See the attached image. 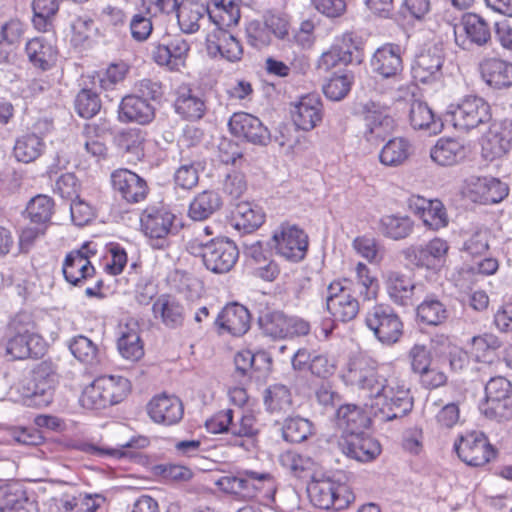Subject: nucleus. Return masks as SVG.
I'll return each mask as SVG.
<instances>
[{
    "label": "nucleus",
    "mask_w": 512,
    "mask_h": 512,
    "mask_svg": "<svg viewBox=\"0 0 512 512\" xmlns=\"http://www.w3.org/2000/svg\"><path fill=\"white\" fill-rule=\"evenodd\" d=\"M344 379L371 400L372 414L382 422L403 418L413 409L410 390L398 378L386 376L377 361L366 354L349 359Z\"/></svg>",
    "instance_id": "f257e3e1"
},
{
    "label": "nucleus",
    "mask_w": 512,
    "mask_h": 512,
    "mask_svg": "<svg viewBox=\"0 0 512 512\" xmlns=\"http://www.w3.org/2000/svg\"><path fill=\"white\" fill-rule=\"evenodd\" d=\"M205 426L210 433L230 435L229 443L245 451H250L260 432V425L251 411H241L235 419L232 409L221 410L208 419Z\"/></svg>",
    "instance_id": "f03ea898"
},
{
    "label": "nucleus",
    "mask_w": 512,
    "mask_h": 512,
    "mask_svg": "<svg viewBox=\"0 0 512 512\" xmlns=\"http://www.w3.org/2000/svg\"><path fill=\"white\" fill-rule=\"evenodd\" d=\"M186 250L202 258L204 266L215 274L229 272L239 258L236 244L228 238L204 239L201 235L186 241Z\"/></svg>",
    "instance_id": "7ed1b4c3"
},
{
    "label": "nucleus",
    "mask_w": 512,
    "mask_h": 512,
    "mask_svg": "<svg viewBox=\"0 0 512 512\" xmlns=\"http://www.w3.org/2000/svg\"><path fill=\"white\" fill-rule=\"evenodd\" d=\"M130 391V382L122 376H103L87 386L80 398L83 407L103 409L121 402Z\"/></svg>",
    "instance_id": "20e7f679"
},
{
    "label": "nucleus",
    "mask_w": 512,
    "mask_h": 512,
    "mask_svg": "<svg viewBox=\"0 0 512 512\" xmlns=\"http://www.w3.org/2000/svg\"><path fill=\"white\" fill-rule=\"evenodd\" d=\"M445 120L462 132H468L491 120V109L483 98L469 95L456 104H450Z\"/></svg>",
    "instance_id": "39448f33"
},
{
    "label": "nucleus",
    "mask_w": 512,
    "mask_h": 512,
    "mask_svg": "<svg viewBox=\"0 0 512 512\" xmlns=\"http://www.w3.org/2000/svg\"><path fill=\"white\" fill-rule=\"evenodd\" d=\"M365 325L383 345L392 346L400 341L404 323L397 312L387 304H376L365 315Z\"/></svg>",
    "instance_id": "423d86ee"
},
{
    "label": "nucleus",
    "mask_w": 512,
    "mask_h": 512,
    "mask_svg": "<svg viewBox=\"0 0 512 512\" xmlns=\"http://www.w3.org/2000/svg\"><path fill=\"white\" fill-rule=\"evenodd\" d=\"M512 384L505 377L491 378L485 386V402L480 406L486 418L498 422L512 418Z\"/></svg>",
    "instance_id": "0eeeda50"
},
{
    "label": "nucleus",
    "mask_w": 512,
    "mask_h": 512,
    "mask_svg": "<svg viewBox=\"0 0 512 512\" xmlns=\"http://www.w3.org/2000/svg\"><path fill=\"white\" fill-rule=\"evenodd\" d=\"M455 42L463 50L492 45V30L489 22L477 13H466L454 31Z\"/></svg>",
    "instance_id": "6e6552de"
},
{
    "label": "nucleus",
    "mask_w": 512,
    "mask_h": 512,
    "mask_svg": "<svg viewBox=\"0 0 512 512\" xmlns=\"http://www.w3.org/2000/svg\"><path fill=\"white\" fill-rule=\"evenodd\" d=\"M308 494L313 505L324 510H342L353 498L347 486L330 478L312 482L308 487Z\"/></svg>",
    "instance_id": "1a4fd4ad"
},
{
    "label": "nucleus",
    "mask_w": 512,
    "mask_h": 512,
    "mask_svg": "<svg viewBox=\"0 0 512 512\" xmlns=\"http://www.w3.org/2000/svg\"><path fill=\"white\" fill-rule=\"evenodd\" d=\"M56 384V373L50 362L39 363L32 372V379L26 387L25 397L28 405L41 408L52 400Z\"/></svg>",
    "instance_id": "9d476101"
},
{
    "label": "nucleus",
    "mask_w": 512,
    "mask_h": 512,
    "mask_svg": "<svg viewBox=\"0 0 512 512\" xmlns=\"http://www.w3.org/2000/svg\"><path fill=\"white\" fill-rule=\"evenodd\" d=\"M275 249L279 255L292 262H299L306 256L308 236L303 229L288 222L282 223L273 233Z\"/></svg>",
    "instance_id": "9b49d317"
},
{
    "label": "nucleus",
    "mask_w": 512,
    "mask_h": 512,
    "mask_svg": "<svg viewBox=\"0 0 512 512\" xmlns=\"http://www.w3.org/2000/svg\"><path fill=\"white\" fill-rule=\"evenodd\" d=\"M454 448L458 457L469 466L479 467L495 457L496 451L482 432L472 431L459 438Z\"/></svg>",
    "instance_id": "f8f14e48"
},
{
    "label": "nucleus",
    "mask_w": 512,
    "mask_h": 512,
    "mask_svg": "<svg viewBox=\"0 0 512 512\" xmlns=\"http://www.w3.org/2000/svg\"><path fill=\"white\" fill-rule=\"evenodd\" d=\"M512 147V120L494 121L482 140V157L494 161L504 157Z\"/></svg>",
    "instance_id": "ddd939ff"
},
{
    "label": "nucleus",
    "mask_w": 512,
    "mask_h": 512,
    "mask_svg": "<svg viewBox=\"0 0 512 512\" xmlns=\"http://www.w3.org/2000/svg\"><path fill=\"white\" fill-rule=\"evenodd\" d=\"M364 121L363 137L370 143L384 140L394 126V120L387 113V108L375 101H368L362 106Z\"/></svg>",
    "instance_id": "4468645a"
},
{
    "label": "nucleus",
    "mask_w": 512,
    "mask_h": 512,
    "mask_svg": "<svg viewBox=\"0 0 512 512\" xmlns=\"http://www.w3.org/2000/svg\"><path fill=\"white\" fill-rule=\"evenodd\" d=\"M174 220V214L158 206L147 207L140 217L142 231L151 240L157 241L153 246L159 249L167 245L166 237L171 231Z\"/></svg>",
    "instance_id": "2eb2a0df"
},
{
    "label": "nucleus",
    "mask_w": 512,
    "mask_h": 512,
    "mask_svg": "<svg viewBox=\"0 0 512 512\" xmlns=\"http://www.w3.org/2000/svg\"><path fill=\"white\" fill-rule=\"evenodd\" d=\"M384 284L389 299L399 306H413L420 298L422 284H417L413 278L400 271H388L384 276Z\"/></svg>",
    "instance_id": "dca6fc26"
},
{
    "label": "nucleus",
    "mask_w": 512,
    "mask_h": 512,
    "mask_svg": "<svg viewBox=\"0 0 512 512\" xmlns=\"http://www.w3.org/2000/svg\"><path fill=\"white\" fill-rule=\"evenodd\" d=\"M444 53L440 45H432L416 55L412 65L413 78L423 84L441 79Z\"/></svg>",
    "instance_id": "f3484780"
},
{
    "label": "nucleus",
    "mask_w": 512,
    "mask_h": 512,
    "mask_svg": "<svg viewBox=\"0 0 512 512\" xmlns=\"http://www.w3.org/2000/svg\"><path fill=\"white\" fill-rule=\"evenodd\" d=\"M449 250L448 243L441 238H434L426 245L410 246L402 251L405 260L418 267L434 269L445 262Z\"/></svg>",
    "instance_id": "a211bd4d"
},
{
    "label": "nucleus",
    "mask_w": 512,
    "mask_h": 512,
    "mask_svg": "<svg viewBox=\"0 0 512 512\" xmlns=\"http://www.w3.org/2000/svg\"><path fill=\"white\" fill-rule=\"evenodd\" d=\"M338 447L348 458L359 462L373 461L381 453L380 443L364 432L342 435Z\"/></svg>",
    "instance_id": "6ab92c4d"
},
{
    "label": "nucleus",
    "mask_w": 512,
    "mask_h": 512,
    "mask_svg": "<svg viewBox=\"0 0 512 512\" xmlns=\"http://www.w3.org/2000/svg\"><path fill=\"white\" fill-rule=\"evenodd\" d=\"M230 132L255 145L265 146L270 142V132L259 118L246 113H234L228 122Z\"/></svg>",
    "instance_id": "aec40b11"
},
{
    "label": "nucleus",
    "mask_w": 512,
    "mask_h": 512,
    "mask_svg": "<svg viewBox=\"0 0 512 512\" xmlns=\"http://www.w3.org/2000/svg\"><path fill=\"white\" fill-rule=\"evenodd\" d=\"M111 183L114 192L131 204L145 200L149 192L147 182L128 169L115 170L111 174Z\"/></svg>",
    "instance_id": "412c9836"
},
{
    "label": "nucleus",
    "mask_w": 512,
    "mask_h": 512,
    "mask_svg": "<svg viewBox=\"0 0 512 512\" xmlns=\"http://www.w3.org/2000/svg\"><path fill=\"white\" fill-rule=\"evenodd\" d=\"M147 413L157 424L171 426L179 423L184 415L182 401L165 393L154 396L147 404Z\"/></svg>",
    "instance_id": "4be33fe9"
},
{
    "label": "nucleus",
    "mask_w": 512,
    "mask_h": 512,
    "mask_svg": "<svg viewBox=\"0 0 512 512\" xmlns=\"http://www.w3.org/2000/svg\"><path fill=\"white\" fill-rule=\"evenodd\" d=\"M214 324L220 334L226 332L239 337L250 329L251 314L244 305L232 302L223 307Z\"/></svg>",
    "instance_id": "5701e85b"
},
{
    "label": "nucleus",
    "mask_w": 512,
    "mask_h": 512,
    "mask_svg": "<svg viewBox=\"0 0 512 512\" xmlns=\"http://www.w3.org/2000/svg\"><path fill=\"white\" fill-rule=\"evenodd\" d=\"M508 186L493 177H471L467 182V195L473 202L495 204L508 195Z\"/></svg>",
    "instance_id": "b1692460"
},
{
    "label": "nucleus",
    "mask_w": 512,
    "mask_h": 512,
    "mask_svg": "<svg viewBox=\"0 0 512 512\" xmlns=\"http://www.w3.org/2000/svg\"><path fill=\"white\" fill-rule=\"evenodd\" d=\"M403 50L400 45L387 43L378 48L372 59L371 68L383 78L396 79L403 71Z\"/></svg>",
    "instance_id": "393cba45"
},
{
    "label": "nucleus",
    "mask_w": 512,
    "mask_h": 512,
    "mask_svg": "<svg viewBox=\"0 0 512 512\" xmlns=\"http://www.w3.org/2000/svg\"><path fill=\"white\" fill-rule=\"evenodd\" d=\"M87 247L69 252L63 262L62 272L65 280L73 286H83L88 279L95 276L96 270L88 260Z\"/></svg>",
    "instance_id": "a878e982"
},
{
    "label": "nucleus",
    "mask_w": 512,
    "mask_h": 512,
    "mask_svg": "<svg viewBox=\"0 0 512 512\" xmlns=\"http://www.w3.org/2000/svg\"><path fill=\"white\" fill-rule=\"evenodd\" d=\"M206 50L210 57H220L229 62H237L243 56L240 42L227 30H216L206 37Z\"/></svg>",
    "instance_id": "bb28decb"
},
{
    "label": "nucleus",
    "mask_w": 512,
    "mask_h": 512,
    "mask_svg": "<svg viewBox=\"0 0 512 512\" xmlns=\"http://www.w3.org/2000/svg\"><path fill=\"white\" fill-rule=\"evenodd\" d=\"M155 107L151 102L140 99L135 94L122 98L118 107V119L122 123L148 125L155 118Z\"/></svg>",
    "instance_id": "cd10ccee"
},
{
    "label": "nucleus",
    "mask_w": 512,
    "mask_h": 512,
    "mask_svg": "<svg viewBox=\"0 0 512 512\" xmlns=\"http://www.w3.org/2000/svg\"><path fill=\"white\" fill-rule=\"evenodd\" d=\"M294 124L301 130L310 131L322 121V103L318 95L301 97L291 111Z\"/></svg>",
    "instance_id": "c85d7f7f"
},
{
    "label": "nucleus",
    "mask_w": 512,
    "mask_h": 512,
    "mask_svg": "<svg viewBox=\"0 0 512 512\" xmlns=\"http://www.w3.org/2000/svg\"><path fill=\"white\" fill-rule=\"evenodd\" d=\"M482 79L494 89L512 86V63L499 58H485L479 65Z\"/></svg>",
    "instance_id": "c756f323"
},
{
    "label": "nucleus",
    "mask_w": 512,
    "mask_h": 512,
    "mask_svg": "<svg viewBox=\"0 0 512 512\" xmlns=\"http://www.w3.org/2000/svg\"><path fill=\"white\" fill-rule=\"evenodd\" d=\"M152 312L155 319L170 329H176L184 324L185 309L175 296L170 294L160 295L153 303Z\"/></svg>",
    "instance_id": "7c9ffc66"
},
{
    "label": "nucleus",
    "mask_w": 512,
    "mask_h": 512,
    "mask_svg": "<svg viewBox=\"0 0 512 512\" xmlns=\"http://www.w3.org/2000/svg\"><path fill=\"white\" fill-rule=\"evenodd\" d=\"M40 336L14 334L4 344L5 355L10 360H22L29 357L37 358L43 352Z\"/></svg>",
    "instance_id": "2f4dec72"
},
{
    "label": "nucleus",
    "mask_w": 512,
    "mask_h": 512,
    "mask_svg": "<svg viewBox=\"0 0 512 512\" xmlns=\"http://www.w3.org/2000/svg\"><path fill=\"white\" fill-rule=\"evenodd\" d=\"M354 49L356 47L353 44L351 35H343L334 42L328 51L321 55L318 67L327 71L339 64L347 65L352 62Z\"/></svg>",
    "instance_id": "473e14b6"
},
{
    "label": "nucleus",
    "mask_w": 512,
    "mask_h": 512,
    "mask_svg": "<svg viewBox=\"0 0 512 512\" xmlns=\"http://www.w3.org/2000/svg\"><path fill=\"white\" fill-rule=\"evenodd\" d=\"M265 215L261 208L249 202L236 204L232 211V226L243 233H252L264 223Z\"/></svg>",
    "instance_id": "72a5a7b5"
},
{
    "label": "nucleus",
    "mask_w": 512,
    "mask_h": 512,
    "mask_svg": "<svg viewBox=\"0 0 512 512\" xmlns=\"http://www.w3.org/2000/svg\"><path fill=\"white\" fill-rule=\"evenodd\" d=\"M175 110L187 120H199L206 112V104L197 92L188 87H180L175 100Z\"/></svg>",
    "instance_id": "f704fd0d"
},
{
    "label": "nucleus",
    "mask_w": 512,
    "mask_h": 512,
    "mask_svg": "<svg viewBox=\"0 0 512 512\" xmlns=\"http://www.w3.org/2000/svg\"><path fill=\"white\" fill-rule=\"evenodd\" d=\"M117 349L120 355L130 361H138L144 355V346L137 323H129L121 328Z\"/></svg>",
    "instance_id": "c9c22d12"
},
{
    "label": "nucleus",
    "mask_w": 512,
    "mask_h": 512,
    "mask_svg": "<svg viewBox=\"0 0 512 512\" xmlns=\"http://www.w3.org/2000/svg\"><path fill=\"white\" fill-rule=\"evenodd\" d=\"M208 17L217 26V30H226L238 24L240 8L232 0H210Z\"/></svg>",
    "instance_id": "e433bc0d"
},
{
    "label": "nucleus",
    "mask_w": 512,
    "mask_h": 512,
    "mask_svg": "<svg viewBox=\"0 0 512 512\" xmlns=\"http://www.w3.org/2000/svg\"><path fill=\"white\" fill-rule=\"evenodd\" d=\"M29 62L43 71L49 70L56 60L55 47L42 37L29 40L25 46Z\"/></svg>",
    "instance_id": "4c0bfd02"
},
{
    "label": "nucleus",
    "mask_w": 512,
    "mask_h": 512,
    "mask_svg": "<svg viewBox=\"0 0 512 512\" xmlns=\"http://www.w3.org/2000/svg\"><path fill=\"white\" fill-rule=\"evenodd\" d=\"M414 221L407 215L390 214L380 218L378 230L386 238L399 241L411 235Z\"/></svg>",
    "instance_id": "58836bf2"
},
{
    "label": "nucleus",
    "mask_w": 512,
    "mask_h": 512,
    "mask_svg": "<svg viewBox=\"0 0 512 512\" xmlns=\"http://www.w3.org/2000/svg\"><path fill=\"white\" fill-rule=\"evenodd\" d=\"M222 207L219 193L205 190L197 194L189 205L188 216L194 221H204Z\"/></svg>",
    "instance_id": "ea45409f"
},
{
    "label": "nucleus",
    "mask_w": 512,
    "mask_h": 512,
    "mask_svg": "<svg viewBox=\"0 0 512 512\" xmlns=\"http://www.w3.org/2000/svg\"><path fill=\"white\" fill-rule=\"evenodd\" d=\"M409 120L415 130H426L430 134L441 132L443 123L435 118L429 106L420 100H413L409 109Z\"/></svg>",
    "instance_id": "a19ab883"
},
{
    "label": "nucleus",
    "mask_w": 512,
    "mask_h": 512,
    "mask_svg": "<svg viewBox=\"0 0 512 512\" xmlns=\"http://www.w3.org/2000/svg\"><path fill=\"white\" fill-rule=\"evenodd\" d=\"M148 445L149 439L147 437L137 436L133 437L130 441L126 442L125 444L120 445L119 449L100 447L89 442H81L76 446V448L84 453L98 457L111 456L122 458L126 456H135L133 452H126L123 449H143Z\"/></svg>",
    "instance_id": "79ce46f5"
},
{
    "label": "nucleus",
    "mask_w": 512,
    "mask_h": 512,
    "mask_svg": "<svg viewBox=\"0 0 512 512\" xmlns=\"http://www.w3.org/2000/svg\"><path fill=\"white\" fill-rule=\"evenodd\" d=\"M288 316L280 310L265 308L260 311L258 325L261 331L273 339H285L288 333Z\"/></svg>",
    "instance_id": "37998d69"
},
{
    "label": "nucleus",
    "mask_w": 512,
    "mask_h": 512,
    "mask_svg": "<svg viewBox=\"0 0 512 512\" xmlns=\"http://www.w3.org/2000/svg\"><path fill=\"white\" fill-rule=\"evenodd\" d=\"M430 156L441 166H452L465 157L464 146L452 138H440L431 149Z\"/></svg>",
    "instance_id": "c03bdc74"
},
{
    "label": "nucleus",
    "mask_w": 512,
    "mask_h": 512,
    "mask_svg": "<svg viewBox=\"0 0 512 512\" xmlns=\"http://www.w3.org/2000/svg\"><path fill=\"white\" fill-rule=\"evenodd\" d=\"M336 417L337 425L343 430L344 435L363 432L362 429H364L368 423V418L363 410L353 404L340 406L337 410Z\"/></svg>",
    "instance_id": "a18cd8bd"
},
{
    "label": "nucleus",
    "mask_w": 512,
    "mask_h": 512,
    "mask_svg": "<svg viewBox=\"0 0 512 512\" xmlns=\"http://www.w3.org/2000/svg\"><path fill=\"white\" fill-rule=\"evenodd\" d=\"M264 404L270 413H288L293 408V398L289 387L276 383L270 385L264 394Z\"/></svg>",
    "instance_id": "49530a36"
},
{
    "label": "nucleus",
    "mask_w": 512,
    "mask_h": 512,
    "mask_svg": "<svg viewBox=\"0 0 512 512\" xmlns=\"http://www.w3.org/2000/svg\"><path fill=\"white\" fill-rule=\"evenodd\" d=\"M412 154V146L405 138L397 137L389 140L379 153L380 162L389 167H397L405 163Z\"/></svg>",
    "instance_id": "de8ad7c7"
},
{
    "label": "nucleus",
    "mask_w": 512,
    "mask_h": 512,
    "mask_svg": "<svg viewBox=\"0 0 512 512\" xmlns=\"http://www.w3.org/2000/svg\"><path fill=\"white\" fill-rule=\"evenodd\" d=\"M419 200L421 201V205L416 206V209L420 212L423 224L428 229L437 231L448 225L449 220L446 209L440 200Z\"/></svg>",
    "instance_id": "09e8293b"
},
{
    "label": "nucleus",
    "mask_w": 512,
    "mask_h": 512,
    "mask_svg": "<svg viewBox=\"0 0 512 512\" xmlns=\"http://www.w3.org/2000/svg\"><path fill=\"white\" fill-rule=\"evenodd\" d=\"M208 15V5L198 2H184L178 9L177 19L180 29L187 34L195 33L200 28V20Z\"/></svg>",
    "instance_id": "8fccbe9b"
},
{
    "label": "nucleus",
    "mask_w": 512,
    "mask_h": 512,
    "mask_svg": "<svg viewBox=\"0 0 512 512\" xmlns=\"http://www.w3.org/2000/svg\"><path fill=\"white\" fill-rule=\"evenodd\" d=\"M45 144L35 133H28L17 138L13 153L17 161L31 163L43 153Z\"/></svg>",
    "instance_id": "3c124183"
},
{
    "label": "nucleus",
    "mask_w": 512,
    "mask_h": 512,
    "mask_svg": "<svg viewBox=\"0 0 512 512\" xmlns=\"http://www.w3.org/2000/svg\"><path fill=\"white\" fill-rule=\"evenodd\" d=\"M448 316L446 305L433 295L427 296L417 306V317L428 325H440L447 320Z\"/></svg>",
    "instance_id": "603ef678"
},
{
    "label": "nucleus",
    "mask_w": 512,
    "mask_h": 512,
    "mask_svg": "<svg viewBox=\"0 0 512 512\" xmlns=\"http://www.w3.org/2000/svg\"><path fill=\"white\" fill-rule=\"evenodd\" d=\"M25 213L32 223L48 226L54 213V201L47 195L39 194L28 202Z\"/></svg>",
    "instance_id": "864d4df0"
},
{
    "label": "nucleus",
    "mask_w": 512,
    "mask_h": 512,
    "mask_svg": "<svg viewBox=\"0 0 512 512\" xmlns=\"http://www.w3.org/2000/svg\"><path fill=\"white\" fill-rule=\"evenodd\" d=\"M282 437L289 443H301L313 434V424L302 417H288L281 428Z\"/></svg>",
    "instance_id": "5fc2aeb1"
},
{
    "label": "nucleus",
    "mask_w": 512,
    "mask_h": 512,
    "mask_svg": "<svg viewBox=\"0 0 512 512\" xmlns=\"http://www.w3.org/2000/svg\"><path fill=\"white\" fill-rule=\"evenodd\" d=\"M327 310L335 321L349 322L356 318L359 313V302L350 293L334 299L332 303H327Z\"/></svg>",
    "instance_id": "6e6d98bb"
},
{
    "label": "nucleus",
    "mask_w": 512,
    "mask_h": 512,
    "mask_svg": "<svg viewBox=\"0 0 512 512\" xmlns=\"http://www.w3.org/2000/svg\"><path fill=\"white\" fill-rule=\"evenodd\" d=\"M33 24L39 31L47 32L52 27V18L59 6L57 0H33Z\"/></svg>",
    "instance_id": "4d7b16f0"
},
{
    "label": "nucleus",
    "mask_w": 512,
    "mask_h": 512,
    "mask_svg": "<svg viewBox=\"0 0 512 512\" xmlns=\"http://www.w3.org/2000/svg\"><path fill=\"white\" fill-rule=\"evenodd\" d=\"M180 166L174 174V182L177 187L190 190L195 187L199 180L198 168L200 163L183 156L181 152Z\"/></svg>",
    "instance_id": "13d9d810"
},
{
    "label": "nucleus",
    "mask_w": 512,
    "mask_h": 512,
    "mask_svg": "<svg viewBox=\"0 0 512 512\" xmlns=\"http://www.w3.org/2000/svg\"><path fill=\"white\" fill-rule=\"evenodd\" d=\"M69 349L74 357L84 364L92 365L98 361V346L86 336L73 337Z\"/></svg>",
    "instance_id": "bf43d9fd"
},
{
    "label": "nucleus",
    "mask_w": 512,
    "mask_h": 512,
    "mask_svg": "<svg viewBox=\"0 0 512 512\" xmlns=\"http://www.w3.org/2000/svg\"><path fill=\"white\" fill-rule=\"evenodd\" d=\"M75 110L82 118H92L101 109V100L97 92L91 89H82L76 95Z\"/></svg>",
    "instance_id": "052dcab7"
},
{
    "label": "nucleus",
    "mask_w": 512,
    "mask_h": 512,
    "mask_svg": "<svg viewBox=\"0 0 512 512\" xmlns=\"http://www.w3.org/2000/svg\"><path fill=\"white\" fill-rule=\"evenodd\" d=\"M357 284L359 285V294L363 300H375L379 293V282L375 276H372L369 268L359 262L356 266Z\"/></svg>",
    "instance_id": "680f3d73"
},
{
    "label": "nucleus",
    "mask_w": 512,
    "mask_h": 512,
    "mask_svg": "<svg viewBox=\"0 0 512 512\" xmlns=\"http://www.w3.org/2000/svg\"><path fill=\"white\" fill-rule=\"evenodd\" d=\"M350 74H334L323 86L325 96L333 101L343 99L351 89Z\"/></svg>",
    "instance_id": "e2e57ef3"
},
{
    "label": "nucleus",
    "mask_w": 512,
    "mask_h": 512,
    "mask_svg": "<svg viewBox=\"0 0 512 512\" xmlns=\"http://www.w3.org/2000/svg\"><path fill=\"white\" fill-rule=\"evenodd\" d=\"M131 37L137 42L146 41L153 31V23L150 11L134 14L129 22Z\"/></svg>",
    "instance_id": "0e129e2a"
},
{
    "label": "nucleus",
    "mask_w": 512,
    "mask_h": 512,
    "mask_svg": "<svg viewBox=\"0 0 512 512\" xmlns=\"http://www.w3.org/2000/svg\"><path fill=\"white\" fill-rule=\"evenodd\" d=\"M23 490L15 483L0 485V512H10L22 500Z\"/></svg>",
    "instance_id": "69168bd1"
},
{
    "label": "nucleus",
    "mask_w": 512,
    "mask_h": 512,
    "mask_svg": "<svg viewBox=\"0 0 512 512\" xmlns=\"http://www.w3.org/2000/svg\"><path fill=\"white\" fill-rule=\"evenodd\" d=\"M71 41L75 46L83 45L92 34L94 21L89 17H77L71 24Z\"/></svg>",
    "instance_id": "338daca9"
},
{
    "label": "nucleus",
    "mask_w": 512,
    "mask_h": 512,
    "mask_svg": "<svg viewBox=\"0 0 512 512\" xmlns=\"http://www.w3.org/2000/svg\"><path fill=\"white\" fill-rule=\"evenodd\" d=\"M80 184L73 173L62 174L55 183L54 192L62 198L73 200L77 197Z\"/></svg>",
    "instance_id": "774afa93"
}]
</instances>
